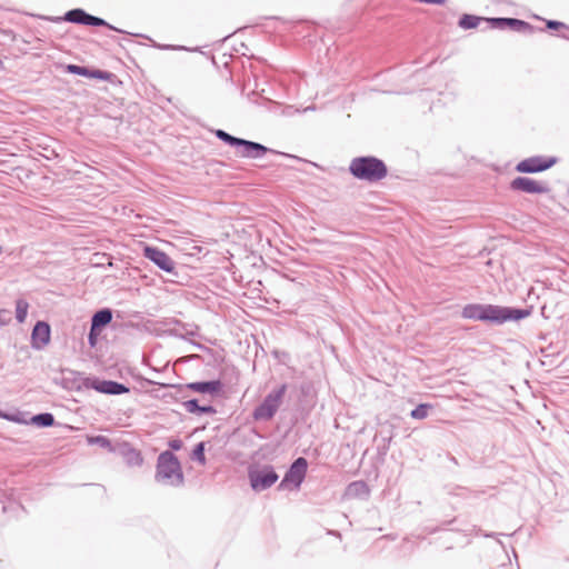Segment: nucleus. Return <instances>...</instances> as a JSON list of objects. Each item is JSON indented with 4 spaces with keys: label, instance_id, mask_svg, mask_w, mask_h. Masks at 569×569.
I'll return each instance as SVG.
<instances>
[{
    "label": "nucleus",
    "instance_id": "1a4fd4ad",
    "mask_svg": "<svg viewBox=\"0 0 569 569\" xmlns=\"http://www.w3.org/2000/svg\"><path fill=\"white\" fill-rule=\"evenodd\" d=\"M556 157L533 156L517 163L516 170L521 173H537L548 170L557 163Z\"/></svg>",
    "mask_w": 569,
    "mask_h": 569
},
{
    "label": "nucleus",
    "instance_id": "58836bf2",
    "mask_svg": "<svg viewBox=\"0 0 569 569\" xmlns=\"http://www.w3.org/2000/svg\"><path fill=\"white\" fill-rule=\"evenodd\" d=\"M458 27L462 28V16L457 21Z\"/></svg>",
    "mask_w": 569,
    "mask_h": 569
},
{
    "label": "nucleus",
    "instance_id": "ddd939ff",
    "mask_svg": "<svg viewBox=\"0 0 569 569\" xmlns=\"http://www.w3.org/2000/svg\"><path fill=\"white\" fill-rule=\"evenodd\" d=\"M173 388L178 390L189 389L194 392L218 396L222 390V382L220 380H210V381H196L186 385H173Z\"/></svg>",
    "mask_w": 569,
    "mask_h": 569
},
{
    "label": "nucleus",
    "instance_id": "6ab92c4d",
    "mask_svg": "<svg viewBox=\"0 0 569 569\" xmlns=\"http://www.w3.org/2000/svg\"><path fill=\"white\" fill-rule=\"evenodd\" d=\"M33 425L38 427H51L54 423V417L50 412L36 415L31 418Z\"/></svg>",
    "mask_w": 569,
    "mask_h": 569
},
{
    "label": "nucleus",
    "instance_id": "cd10ccee",
    "mask_svg": "<svg viewBox=\"0 0 569 569\" xmlns=\"http://www.w3.org/2000/svg\"><path fill=\"white\" fill-rule=\"evenodd\" d=\"M128 462L130 465H136V466H139L142 463L143 459L141 457V453L137 450H131L129 453H128Z\"/></svg>",
    "mask_w": 569,
    "mask_h": 569
},
{
    "label": "nucleus",
    "instance_id": "4468645a",
    "mask_svg": "<svg viewBox=\"0 0 569 569\" xmlns=\"http://www.w3.org/2000/svg\"><path fill=\"white\" fill-rule=\"evenodd\" d=\"M51 329L44 321H38L31 332V346L36 350H42L50 342Z\"/></svg>",
    "mask_w": 569,
    "mask_h": 569
},
{
    "label": "nucleus",
    "instance_id": "4be33fe9",
    "mask_svg": "<svg viewBox=\"0 0 569 569\" xmlns=\"http://www.w3.org/2000/svg\"><path fill=\"white\" fill-rule=\"evenodd\" d=\"M431 406L428 403H420L413 410H411L410 416L413 419L422 420L428 417L429 410Z\"/></svg>",
    "mask_w": 569,
    "mask_h": 569
},
{
    "label": "nucleus",
    "instance_id": "f704fd0d",
    "mask_svg": "<svg viewBox=\"0 0 569 569\" xmlns=\"http://www.w3.org/2000/svg\"><path fill=\"white\" fill-rule=\"evenodd\" d=\"M169 446L173 450H179L181 448V446H182V442L180 440H178V439H174V440H171L169 442Z\"/></svg>",
    "mask_w": 569,
    "mask_h": 569
},
{
    "label": "nucleus",
    "instance_id": "c9c22d12",
    "mask_svg": "<svg viewBox=\"0 0 569 569\" xmlns=\"http://www.w3.org/2000/svg\"><path fill=\"white\" fill-rule=\"evenodd\" d=\"M0 416L10 421H18V419L14 416H9V415H0Z\"/></svg>",
    "mask_w": 569,
    "mask_h": 569
},
{
    "label": "nucleus",
    "instance_id": "ea45409f",
    "mask_svg": "<svg viewBox=\"0 0 569 569\" xmlns=\"http://www.w3.org/2000/svg\"><path fill=\"white\" fill-rule=\"evenodd\" d=\"M2 64H3V63H2V61L0 60V69L2 68Z\"/></svg>",
    "mask_w": 569,
    "mask_h": 569
},
{
    "label": "nucleus",
    "instance_id": "a19ab883",
    "mask_svg": "<svg viewBox=\"0 0 569 569\" xmlns=\"http://www.w3.org/2000/svg\"><path fill=\"white\" fill-rule=\"evenodd\" d=\"M2 253V247L0 246V254Z\"/></svg>",
    "mask_w": 569,
    "mask_h": 569
},
{
    "label": "nucleus",
    "instance_id": "2eb2a0df",
    "mask_svg": "<svg viewBox=\"0 0 569 569\" xmlns=\"http://www.w3.org/2000/svg\"><path fill=\"white\" fill-rule=\"evenodd\" d=\"M112 320V310L103 308L93 313L91 318L92 330H101L108 326Z\"/></svg>",
    "mask_w": 569,
    "mask_h": 569
},
{
    "label": "nucleus",
    "instance_id": "5701e85b",
    "mask_svg": "<svg viewBox=\"0 0 569 569\" xmlns=\"http://www.w3.org/2000/svg\"><path fill=\"white\" fill-rule=\"evenodd\" d=\"M192 460L199 462L201 466H204L206 465V456H204V442H199L193 451H192V456H191Z\"/></svg>",
    "mask_w": 569,
    "mask_h": 569
},
{
    "label": "nucleus",
    "instance_id": "e433bc0d",
    "mask_svg": "<svg viewBox=\"0 0 569 569\" xmlns=\"http://www.w3.org/2000/svg\"><path fill=\"white\" fill-rule=\"evenodd\" d=\"M160 49H164V50H168V49H176V47L173 46H170V44H163V46H158Z\"/></svg>",
    "mask_w": 569,
    "mask_h": 569
},
{
    "label": "nucleus",
    "instance_id": "473e14b6",
    "mask_svg": "<svg viewBox=\"0 0 569 569\" xmlns=\"http://www.w3.org/2000/svg\"><path fill=\"white\" fill-rule=\"evenodd\" d=\"M88 77L89 78H94V79H107L108 73L104 72V71H101V70L90 69V73H89Z\"/></svg>",
    "mask_w": 569,
    "mask_h": 569
},
{
    "label": "nucleus",
    "instance_id": "412c9836",
    "mask_svg": "<svg viewBox=\"0 0 569 569\" xmlns=\"http://www.w3.org/2000/svg\"><path fill=\"white\" fill-rule=\"evenodd\" d=\"M216 137L218 139H220L221 141H223L224 143L231 146V147H237L240 139L241 138H237V137H233L231 136L230 133L226 132L224 130H221V129H218L216 130L214 132Z\"/></svg>",
    "mask_w": 569,
    "mask_h": 569
},
{
    "label": "nucleus",
    "instance_id": "423d86ee",
    "mask_svg": "<svg viewBox=\"0 0 569 569\" xmlns=\"http://www.w3.org/2000/svg\"><path fill=\"white\" fill-rule=\"evenodd\" d=\"M485 29H510L520 33H533L536 28L527 21L517 18H486L483 20Z\"/></svg>",
    "mask_w": 569,
    "mask_h": 569
},
{
    "label": "nucleus",
    "instance_id": "a211bd4d",
    "mask_svg": "<svg viewBox=\"0 0 569 569\" xmlns=\"http://www.w3.org/2000/svg\"><path fill=\"white\" fill-rule=\"evenodd\" d=\"M84 13H86V11L82 9H72V10H69L68 12H66L63 18H54L53 20L54 21L64 20V21H68L71 23L81 24L83 21Z\"/></svg>",
    "mask_w": 569,
    "mask_h": 569
},
{
    "label": "nucleus",
    "instance_id": "f8f14e48",
    "mask_svg": "<svg viewBox=\"0 0 569 569\" xmlns=\"http://www.w3.org/2000/svg\"><path fill=\"white\" fill-rule=\"evenodd\" d=\"M143 256L166 272H173L174 261L162 250L154 247H144Z\"/></svg>",
    "mask_w": 569,
    "mask_h": 569
},
{
    "label": "nucleus",
    "instance_id": "b1692460",
    "mask_svg": "<svg viewBox=\"0 0 569 569\" xmlns=\"http://www.w3.org/2000/svg\"><path fill=\"white\" fill-rule=\"evenodd\" d=\"M546 26L550 30H559L565 29L567 33H562L561 37L563 39L569 40V27L565 24L563 22L557 21V20H547Z\"/></svg>",
    "mask_w": 569,
    "mask_h": 569
},
{
    "label": "nucleus",
    "instance_id": "39448f33",
    "mask_svg": "<svg viewBox=\"0 0 569 569\" xmlns=\"http://www.w3.org/2000/svg\"><path fill=\"white\" fill-rule=\"evenodd\" d=\"M287 391V385L282 383L278 388L270 391L263 401L257 406L252 412V418L256 421H269L277 413L282 403L283 397Z\"/></svg>",
    "mask_w": 569,
    "mask_h": 569
},
{
    "label": "nucleus",
    "instance_id": "393cba45",
    "mask_svg": "<svg viewBox=\"0 0 569 569\" xmlns=\"http://www.w3.org/2000/svg\"><path fill=\"white\" fill-rule=\"evenodd\" d=\"M486 18H480L472 14L465 13V29H473L478 27L480 23H483Z\"/></svg>",
    "mask_w": 569,
    "mask_h": 569
},
{
    "label": "nucleus",
    "instance_id": "2f4dec72",
    "mask_svg": "<svg viewBox=\"0 0 569 569\" xmlns=\"http://www.w3.org/2000/svg\"><path fill=\"white\" fill-rule=\"evenodd\" d=\"M199 409L197 415H214L217 412L216 408L210 405L199 406Z\"/></svg>",
    "mask_w": 569,
    "mask_h": 569
},
{
    "label": "nucleus",
    "instance_id": "a878e982",
    "mask_svg": "<svg viewBox=\"0 0 569 569\" xmlns=\"http://www.w3.org/2000/svg\"><path fill=\"white\" fill-rule=\"evenodd\" d=\"M67 70L70 73L78 74V76H84V77H88L90 73V69L82 67V66H77V64H68Z\"/></svg>",
    "mask_w": 569,
    "mask_h": 569
},
{
    "label": "nucleus",
    "instance_id": "0eeeda50",
    "mask_svg": "<svg viewBox=\"0 0 569 569\" xmlns=\"http://www.w3.org/2000/svg\"><path fill=\"white\" fill-rule=\"evenodd\" d=\"M307 468V459L303 457L297 458L286 472L283 479L279 485V489H288L290 486H292L293 489H298L306 477Z\"/></svg>",
    "mask_w": 569,
    "mask_h": 569
},
{
    "label": "nucleus",
    "instance_id": "4c0bfd02",
    "mask_svg": "<svg viewBox=\"0 0 569 569\" xmlns=\"http://www.w3.org/2000/svg\"><path fill=\"white\" fill-rule=\"evenodd\" d=\"M483 536L487 537V538H493V537H496V533L495 532L483 533Z\"/></svg>",
    "mask_w": 569,
    "mask_h": 569
},
{
    "label": "nucleus",
    "instance_id": "7c9ffc66",
    "mask_svg": "<svg viewBox=\"0 0 569 569\" xmlns=\"http://www.w3.org/2000/svg\"><path fill=\"white\" fill-rule=\"evenodd\" d=\"M91 442L97 443L103 448L110 447V440L103 436H97V437L92 438Z\"/></svg>",
    "mask_w": 569,
    "mask_h": 569
},
{
    "label": "nucleus",
    "instance_id": "72a5a7b5",
    "mask_svg": "<svg viewBox=\"0 0 569 569\" xmlns=\"http://www.w3.org/2000/svg\"><path fill=\"white\" fill-rule=\"evenodd\" d=\"M9 509H11V510L20 509V506L16 505V503H12V502H10L9 505H2L1 506V510H2L3 513L8 512Z\"/></svg>",
    "mask_w": 569,
    "mask_h": 569
},
{
    "label": "nucleus",
    "instance_id": "c85d7f7f",
    "mask_svg": "<svg viewBox=\"0 0 569 569\" xmlns=\"http://www.w3.org/2000/svg\"><path fill=\"white\" fill-rule=\"evenodd\" d=\"M11 321V311L7 309H0V326H6Z\"/></svg>",
    "mask_w": 569,
    "mask_h": 569
},
{
    "label": "nucleus",
    "instance_id": "f257e3e1",
    "mask_svg": "<svg viewBox=\"0 0 569 569\" xmlns=\"http://www.w3.org/2000/svg\"><path fill=\"white\" fill-rule=\"evenodd\" d=\"M531 315V309L505 307L490 303L465 305V319L500 326L508 321H519Z\"/></svg>",
    "mask_w": 569,
    "mask_h": 569
},
{
    "label": "nucleus",
    "instance_id": "c756f323",
    "mask_svg": "<svg viewBox=\"0 0 569 569\" xmlns=\"http://www.w3.org/2000/svg\"><path fill=\"white\" fill-rule=\"evenodd\" d=\"M100 331L101 330H92V326L90 327V332L88 336V342H89L90 347H94L97 345L98 336L100 335Z\"/></svg>",
    "mask_w": 569,
    "mask_h": 569
},
{
    "label": "nucleus",
    "instance_id": "20e7f679",
    "mask_svg": "<svg viewBox=\"0 0 569 569\" xmlns=\"http://www.w3.org/2000/svg\"><path fill=\"white\" fill-rule=\"evenodd\" d=\"M69 373L73 377V387L78 390L93 389L100 393L106 395H123L128 393L130 389L123 383L112 380H99L97 378L83 377L80 372L69 370Z\"/></svg>",
    "mask_w": 569,
    "mask_h": 569
},
{
    "label": "nucleus",
    "instance_id": "9b49d317",
    "mask_svg": "<svg viewBox=\"0 0 569 569\" xmlns=\"http://www.w3.org/2000/svg\"><path fill=\"white\" fill-rule=\"evenodd\" d=\"M236 148L238 150V154L241 158H248V159H259V158H262L268 152L277 153L274 150L269 149L268 147H266L259 142L246 140L242 138L240 139V141Z\"/></svg>",
    "mask_w": 569,
    "mask_h": 569
},
{
    "label": "nucleus",
    "instance_id": "7ed1b4c3",
    "mask_svg": "<svg viewBox=\"0 0 569 569\" xmlns=\"http://www.w3.org/2000/svg\"><path fill=\"white\" fill-rule=\"evenodd\" d=\"M154 479L157 482L179 487L183 485L184 477L179 459L171 451H163L158 456Z\"/></svg>",
    "mask_w": 569,
    "mask_h": 569
},
{
    "label": "nucleus",
    "instance_id": "6e6552de",
    "mask_svg": "<svg viewBox=\"0 0 569 569\" xmlns=\"http://www.w3.org/2000/svg\"><path fill=\"white\" fill-rule=\"evenodd\" d=\"M249 480L254 491H263L273 486L278 480V475L273 467L264 466L261 469L249 470Z\"/></svg>",
    "mask_w": 569,
    "mask_h": 569
},
{
    "label": "nucleus",
    "instance_id": "f03ea898",
    "mask_svg": "<svg viewBox=\"0 0 569 569\" xmlns=\"http://www.w3.org/2000/svg\"><path fill=\"white\" fill-rule=\"evenodd\" d=\"M350 173L358 180L370 183L381 181L388 174L386 163L373 156L356 157L349 164Z\"/></svg>",
    "mask_w": 569,
    "mask_h": 569
},
{
    "label": "nucleus",
    "instance_id": "bb28decb",
    "mask_svg": "<svg viewBox=\"0 0 569 569\" xmlns=\"http://www.w3.org/2000/svg\"><path fill=\"white\" fill-rule=\"evenodd\" d=\"M183 408L186 409L187 412L189 413H194L197 415L198 413V410L199 409V402L197 399H190V400H187L182 403Z\"/></svg>",
    "mask_w": 569,
    "mask_h": 569
},
{
    "label": "nucleus",
    "instance_id": "dca6fc26",
    "mask_svg": "<svg viewBox=\"0 0 569 569\" xmlns=\"http://www.w3.org/2000/svg\"><path fill=\"white\" fill-rule=\"evenodd\" d=\"M369 493L370 489L368 485L362 480L349 483L346 489V496L349 498H368Z\"/></svg>",
    "mask_w": 569,
    "mask_h": 569
},
{
    "label": "nucleus",
    "instance_id": "9d476101",
    "mask_svg": "<svg viewBox=\"0 0 569 569\" xmlns=\"http://www.w3.org/2000/svg\"><path fill=\"white\" fill-rule=\"evenodd\" d=\"M511 190L522 191L530 194H542L550 191L546 183L538 182L531 178L517 177L510 182Z\"/></svg>",
    "mask_w": 569,
    "mask_h": 569
},
{
    "label": "nucleus",
    "instance_id": "aec40b11",
    "mask_svg": "<svg viewBox=\"0 0 569 569\" xmlns=\"http://www.w3.org/2000/svg\"><path fill=\"white\" fill-rule=\"evenodd\" d=\"M29 303L24 299H18L16 301V319L19 323L26 321L28 315Z\"/></svg>",
    "mask_w": 569,
    "mask_h": 569
},
{
    "label": "nucleus",
    "instance_id": "f3484780",
    "mask_svg": "<svg viewBox=\"0 0 569 569\" xmlns=\"http://www.w3.org/2000/svg\"><path fill=\"white\" fill-rule=\"evenodd\" d=\"M81 24H83V26H91V27H107L109 29H112V30H116L118 32H121V30L112 27L111 24H109L102 18L89 14L88 12L84 13L83 21H82Z\"/></svg>",
    "mask_w": 569,
    "mask_h": 569
}]
</instances>
